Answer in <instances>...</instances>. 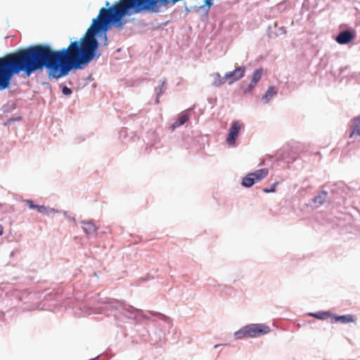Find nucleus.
Masks as SVG:
<instances>
[{
  "instance_id": "nucleus-1",
  "label": "nucleus",
  "mask_w": 360,
  "mask_h": 360,
  "mask_svg": "<svg viewBox=\"0 0 360 360\" xmlns=\"http://www.w3.org/2000/svg\"><path fill=\"white\" fill-rule=\"evenodd\" d=\"M6 305L21 307L22 311L34 310L37 307V294L27 290L13 289L6 293Z\"/></svg>"
},
{
  "instance_id": "nucleus-2",
  "label": "nucleus",
  "mask_w": 360,
  "mask_h": 360,
  "mask_svg": "<svg viewBox=\"0 0 360 360\" xmlns=\"http://www.w3.org/2000/svg\"><path fill=\"white\" fill-rule=\"evenodd\" d=\"M103 303L107 304L108 307L110 308L112 310L118 311L127 319L136 320L137 316H140L143 319H149L148 316L144 314L141 309H136L123 301L106 298Z\"/></svg>"
},
{
  "instance_id": "nucleus-3",
  "label": "nucleus",
  "mask_w": 360,
  "mask_h": 360,
  "mask_svg": "<svg viewBox=\"0 0 360 360\" xmlns=\"http://www.w3.org/2000/svg\"><path fill=\"white\" fill-rule=\"evenodd\" d=\"M269 326L263 323H250L246 325L234 333L236 340L243 338H257L270 332Z\"/></svg>"
},
{
  "instance_id": "nucleus-4",
  "label": "nucleus",
  "mask_w": 360,
  "mask_h": 360,
  "mask_svg": "<svg viewBox=\"0 0 360 360\" xmlns=\"http://www.w3.org/2000/svg\"><path fill=\"white\" fill-rule=\"evenodd\" d=\"M243 128L244 124L242 122L236 120L232 122L226 140L228 145L231 146H235L236 141L238 136V134L240 129Z\"/></svg>"
},
{
  "instance_id": "nucleus-5",
  "label": "nucleus",
  "mask_w": 360,
  "mask_h": 360,
  "mask_svg": "<svg viewBox=\"0 0 360 360\" xmlns=\"http://www.w3.org/2000/svg\"><path fill=\"white\" fill-rule=\"evenodd\" d=\"M325 188V186H322L318 191L317 194L309 201V205L317 208L326 202L328 198V193Z\"/></svg>"
},
{
  "instance_id": "nucleus-6",
  "label": "nucleus",
  "mask_w": 360,
  "mask_h": 360,
  "mask_svg": "<svg viewBox=\"0 0 360 360\" xmlns=\"http://www.w3.org/2000/svg\"><path fill=\"white\" fill-rule=\"evenodd\" d=\"M245 72V68L244 66L236 68L233 71H231L226 73V77L229 84L239 80L244 77Z\"/></svg>"
},
{
  "instance_id": "nucleus-7",
  "label": "nucleus",
  "mask_w": 360,
  "mask_h": 360,
  "mask_svg": "<svg viewBox=\"0 0 360 360\" xmlns=\"http://www.w3.org/2000/svg\"><path fill=\"white\" fill-rule=\"evenodd\" d=\"M269 173L268 169H258L252 173L248 174L243 180H261L267 176Z\"/></svg>"
},
{
  "instance_id": "nucleus-8",
  "label": "nucleus",
  "mask_w": 360,
  "mask_h": 360,
  "mask_svg": "<svg viewBox=\"0 0 360 360\" xmlns=\"http://www.w3.org/2000/svg\"><path fill=\"white\" fill-rule=\"evenodd\" d=\"M354 38V35L348 30L340 32L336 37V41L340 44H346L349 43Z\"/></svg>"
},
{
  "instance_id": "nucleus-9",
  "label": "nucleus",
  "mask_w": 360,
  "mask_h": 360,
  "mask_svg": "<svg viewBox=\"0 0 360 360\" xmlns=\"http://www.w3.org/2000/svg\"><path fill=\"white\" fill-rule=\"evenodd\" d=\"M262 72V68H259L253 72L251 82L245 90V92L251 91L255 88L257 82L261 79Z\"/></svg>"
},
{
  "instance_id": "nucleus-10",
  "label": "nucleus",
  "mask_w": 360,
  "mask_h": 360,
  "mask_svg": "<svg viewBox=\"0 0 360 360\" xmlns=\"http://www.w3.org/2000/svg\"><path fill=\"white\" fill-rule=\"evenodd\" d=\"M354 319L352 315L345 314V315H332L331 316V322L337 323L340 322L342 323H348L354 322Z\"/></svg>"
},
{
  "instance_id": "nucleus-11",
  "label": "nucleus",
  "mask_w": 360,
  "mask_h": 360,
  "mask_svg": "<svg viewBox=\"0 0 360 360\" xmlns=\"http://www.w3.org/2000/svg\"><path fill=\"white\" fill-rule=\"evenodd\" d=\"M354 136H360V116L356 117L352 120L349 138L351 139Z\"/></svg>"
},
{
  "instance_id": "nucleus-12",
  "label": "nucleus",
  "mask_w": 360,
  "mask_h": 360,
  "mask_svg": "<svg viewBox=\"0 0 360 360\" xmlns=\"http://www.w3.org/2000/svg\"><path fill=\"white\" fill-rule=\"evenodd\" d=\"M150 335L151 340L154 342L155 345L164 341L165 338V333L163 332L162 329L160 328H155V330Z\"/></svg>"
},
{
  "instance_id": "nucleus-13",
  "label": "nucleus",
  "mask_w": 360,
  "mask_h": 360,
  "mask_svg": "<svg viewBox=\"0 0 360 360\" xmlns=\"http://www.w3.org/2000/svg\"><path fill=\"white\" fill-rule=\"evenodd\" d=\"M82 228L87 235H91L95 233L97 230V226L91 221H81Z\"/></svg>"
},
{
  "instance_id": "nucleus-14",
  "label": "nucleus",
  "mask_w": 360,
  "mask_h": 360,
  "mask_svg": "<svg viewBox=\"0 0 360 360\" xmlns=\"http://www.w3.org/2000/svg\"><path fill=\"white\" fill-rule=\"evenodd\" d=\"M309 316L317 319L319 320H326L332 316V314L329 311H319L316 312H309L307 314Z\"/></svg>"
},
{
  "instance_id": "nucleus-15",
  "label": "nucleus",
  "mask_w": 360,
  "mask_h": 360,
  "mask_svg": "<svg viewBox=\"0 0 360 360\" xmlns=\"http://www.w3.org/2000/svg\"><path fill=\"white\" fill-rule=\"evenodd\" d=\"M148 313L150 315L153 316H158V318L160 320H162L167 325L169 328L172 327L173 323L171 319L169 316L155 311H148Z\"/></svg>"
},
{
  "instance_id": "nucleus-16",
  "label": "nucleus",
  "mask_w": 360,
  "mask_h": 360,
  "mask_svg": "<svg viewBox=\"0 0 360 360\" xmlns=\"http://www.w3.org/2000/svg\"><path fill=\"white\" fill-rule=\"evenodd\" d=\"M213 81L212 84L214 86L219 87L227 82V78L226 77V75L222 77L219 72L214 73L213 75Z\"/></svg>"
},
{
  "instance_id": "nucleus-17",
  "label": "nucleus",
  "mask_w": 360,
  "mask_h": 360,
  "mask_svg": "<svg viewBox=\"0 0 360 360\" xmlns=\"http://www.w3.org/2000/svg\"><path fill=\"white\" fill-rule=\"evenodd\" d=\"M188 118L189 117L187 113H181L178 119L173 123L172 127L176 128L183 125L188 120Z\"/></svg>"
},
{
  "instance_id": "nucleus-18",
  "label": "nucleus",
  "mask_w": 360,
  "mask_h": 360,
  "mask_svg": "<svg viewBox=\"0 0 360 360\" xmlns=\"http://www.w3.org/2000/svg\"><path fill=\"white\" fill-rule=\"evenodd\" d=\"M277 94V91L274 86H269L263 96L265 103H268L269 100Z\"/></svg>"
},
{
  "instance_id": "nucleus-19",
  "label": "nucleus",
  "mask_w": 360,
  "mask_h": 360,
  "mask_svg": "<svg viewBox=\"0 0 360 360\" xmlns=\"http://www.w3.org/2000/svg\"><path fill=\"white\" fill-rule=\"evenodd\" d=\"M278 183H279V181H275V183L271 184L269 188H262V191L266 193H269L275 192L276 191V187L277 186Z\"/></svg>"
},
{
  "instance_id": "nucleus-20",
  "label": "nucleus",
  "mask_w": 360,
  "mask_h": 360,
  "mask_svg": "<svg viewBox=\"0 0 360 360\" xmlns=\"http://www.w3.org/2000/svg\"><path fill=\"white\" fill-rule=\"evenodd\" d=\"M38 211V212L45 214H49V207H46L44 205H38L36 208Z\"/></svg>"
},
{
  "instance_id": "nucleus-21",
  "label": "nucleus",
  "mask_w": 360,
  "mask_h": 360,
  "mask_svg": "<svg viewBox=\"0 0 360 360\" xmlns=\"http://www.w3.org/2000/svg\"><path fill=\"white\" fill-rule=\"evenodd\" d=\"M24 202H26L30 209H36L37 207V205H35L34 201L32 200L27 199L25 200Z\"/></svg>"
},
{
  "instance_id": "nucleus-22",
  "label": "nucleus",
  "mask_w": 360,
  "mask_h": 360,
  "mask_svg": "<svg viewBox=\"0 0 360 360\" xmlns=\"http://www.w3.org/2000/svg\"><path fill=\"white\" fill-rule=\"evenodd\" d=\"M257 181H241V185L245 188H250Z\"/></svg>"
},
{
  "instance_id": "nucleus-23",
  "label": "nucleus",
  "mask_w": 360,
  "mask_h": 360,
  "mask_svg": "<svg viewBox=\"0 0 360 360\" xmlns=\"http://www.w3.org/2000/svg\"><path fill=\"white\" fill-rule=\"evenodd\" d=\"M62 91L63 94L66 96L70 95L72 94V90L67 86H64L62 89Z\"/></svg>"
},
{
  "instance_id": "nucleus-24",
  "label": "nucleus",
  "mask_w": 360,
  "mask_h": 360,
  "mask_svg": "<svg viewBox=\"0 0 360 360\" xmlns=\"http://www.w3.org/2000/svg\"><path fill=\"white\" fill-rule=\"evenodd\" d=\"M55 212H59V211L55 210L54 208H49V213H55Z\"/></svg>"
},
{
  "instance_id": "nucleus-25",
  "label": "nucleus",
  "mask_w": 360,
  "mask_h": 360,
  "mask_svg": "<svg viewBox=\"0 0 360 360\" xmlns=\"http://www.w3.org/2000/svg\"><path fill=\"white\" fill-rule=\"evenodd\" d=\"M63 214H64V215H65L67 218H68V219H71L72 220L75 221V217H69V214H68V212H67L64 211V212H63Z\"/></svg>"
},
{
  "instance_id": "nucleus-26",
  "label": "nucleus",
  "mask_w": 360,
  "mask_h": 360,
  "mask_svg": "<svg viewBox=\"0 0 360 360\" xmlns=\"http://www.w3.org/2000/svg\"><path fill=\"white\" fill-rule=\"evenodd\" d=\"M4 233V228L2 225L0 224V236H1Z\"/></svg>"
},
{
  "instance_id": "nucleus-27",
  "label": "nucleus",
  "mask_w": 360,
  "mask_h": 360,
  "mask_svg": "<svg viewBox=\"0 0 360 360\" xmlns=\"http://www.w3.org/2000/svg\"><path fill=\"white\" fill-rule=\"evenodd\" d=\"M221 346H222V345H221V344H217V345H214V348H216V349H219V347H221Z\"/></svg>"
},
{
  "instance_id": "nucleus-28",
  "label": "nucleus",
  "mask_w": 360,
  "mask_h": 360,
  "mask_svg": "<svg viewBox=\"0 0 360 360\" xmlns=\"http://www.w3.org/2000/svg\"><path fill=\"white\" fill-rule=\"evenodd\" d=\"M4 316V313L3 312H0V319L3 318V316Z\"/></svg>"
},
{
  "instance_id": "nucleus-29",
  "label": "nucleus",
  "mask_w": 360,
  "mask_h": 360,
  "mask_svg": "<svg viewBox=\"0 0 360 360\" xmlns=\"http://www.w3.org/2000/svg\"><path fill=\"white\" fill-rule=\"evenodd\" d=\"M98 356H96V357L93 358V359H90V360H97V359H98Z\"/></svg>"
}]
</instances>
